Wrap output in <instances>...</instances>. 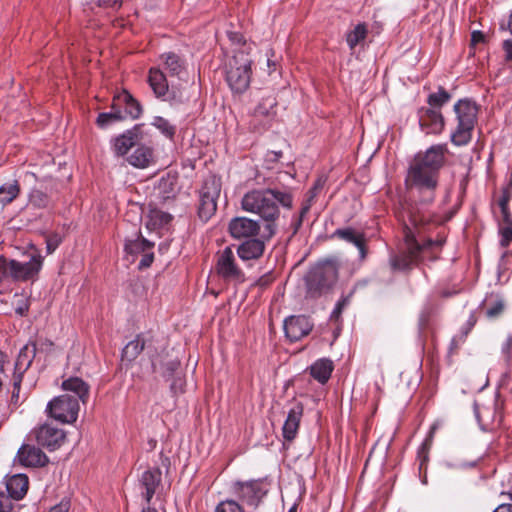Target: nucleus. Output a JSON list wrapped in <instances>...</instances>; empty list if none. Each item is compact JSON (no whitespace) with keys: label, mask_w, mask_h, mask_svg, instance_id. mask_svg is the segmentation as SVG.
Returning a JSON list of instances; mask_svg holds the SVG:
<instances>
[{"label":"nucleus","mask_w":512,"mask_h":512,"mask_svg":"<svg viewBox=\"0 0 512 512\" xmlns=\"http://www.w3.org/2000/svg\"><path fill=\"white\" fill-rule=\"evenodd\" d=\"M405 214L408 218L409 224H405V245L406 252L396 256L392 259V266L395 269L405 270L411 267L412 264L426 257L435 259L438 251L444 243V240L433 241L428 239L423 243H419L417 236H420L418 227L427 223L430 220V214L425 212L416 204H409L405 207Z\"/></svg>","instance_id":"nucleus-1"},{"label":"nucleus","mask_w":512,"mask_h":512,"mask_svg":"<svg viewBox=\"0 0 512 512\" xmlns=\"http://www.w3.org/2000/svg\"><path fill=\"white\" fill-rule=\"evenodd\" d=\"M292 203L293 199L289 191L266 188L247 192L242 197L241 207L246 212L259 215L266 222L265 229L268 237H271L275 233V221L280 214L279 205L291 208Z\"/></svg>","instance_id":"nucleus-2"},{"label":"nucleus","mask_w":512,"mask_h":512,"mask_svg":"<svg viewBox=\"0 0 512 512\" xmlns=\"http://www.w3.org/2000/svg\"><path fill=\"white\" fill-rule=\"evenodd\" d=\"M61 386L65 394L51 400L46 411L60 422L73 423L78 417L79 403H86L89 397V386L79 377H70Z\"/></svg>","instance_id":"nucleus-3"},{"label":"nucleus","mask_w":512,"mask_h":512,"mask_svg":"<svg viewBox=\"0 0 512 512\" xmlns=\"http://www.w3.org/2000/svg\"><path fill=\"white\" fill-rule=\"evenodd\" d=\"M456 126L450 139L455 146H465L472 139V133L477 123L478 106L469 99H460L454 104Z\"/></svg>","instance_id":"nucleus-4"},{"label":"nucleus","mask_w":512,"mask_h":512,"mask_svg":"<svg viewBox=\"0 0 512 512\" xmlns=\"http://www.w3.org/2000/svg\"><path fill=\"white\" fill-rule=\"evenodd\" d=\"M438 174L432 169L412 160L405 183L410 191L422 194V204H430L434 200V190L438 183Z\"/></svg>","instance_id":"nucleus-5"},{"label":"nucleus","mask_w":512,"mask_h":512,"mask_svg":"<svg viewBox=\"0 0 512 512\" xmlns=\"http://www.w3.org/2000/svg\"><path fill=\"white\" fill-rule=\"evenodd\" d=\"M43 258L40 254L31 255L25 262L9 260L0 256V282L9 279L15 281L34 280L42 268Z\"/></svg>","instance_id":"nucleus-6"},{"label":"nucleus","mask_w":512,"mask_h":512,"mask_svg":"<svg viewBox=\"0 0 512 512\" xmlns=\"http://www.w3.org/2000/svg\"><path fill=\"white\" fill-rule=\"evenodd\" d=\"M338 279V266L334 261L327 260L315 266L306 276L307 295L319 297L328 291Z\"/></svg>","instance_id":"nucleus-7"},{"label":"nucleus","mask_w":512,"mask_h":512,"mask_svg":"<svg viewBox=\"0 0 512 512\" xmlns=\"http://www.w3.org/2000/svg\"><path fill=\"white\" fill-rule=\"evenodd\" d=\"M251 60L242 51L237 52L229 61L226 81L235 93H243L250 84Z\"/></svg>","instance_id":"nucleus-8"},{"label":"nucleus","mask_w":512,"mask_h":512,"mask_svg":"<svg viewBox=\"0 0 512 512\" xmlns=\"http://www.w3.org/2000/svg\"><path fill=\"white\" fill-rule=\"evenodd\" d=\"M221 183L214 176L207 178L199 193L198 215L203 221H208L216 212L217 199L220 195Z\"/></svg>","instance_id":"nucleus-9"},{"label":"nucleus","mask_w":512,"mask_h":512,"mask_svg":"<svg viewBox=\"0 0 512 512\" xmlns=\"http://www.w3.org/2000/svg\"><path fill=\"white\" fill-rule=\"evenodd\" d=\"M232 491L243 504L253 508L259 506L267 493L260 480L236 481L232 485Z\"/></svg>","instance_id":"nucleus-10"},{"label":"nucleus","mask_w":512,"mask_h":512,"mask_svg":"<svg viewBox=\"0 0 512 512\" xmlns=\"http://www.w3.org/2000/svg\"><path fill=\"white\" fill-rule=\"evenodd\" d=\"M216 272L227 282L242 283L245 280L244 272L236 264V258L231 247H226L218 254Z\"/></svg>","instance_id":"nucleus-11"},{"label":"nucleus","mask_w":512,"mask_h":512,"mask_svg":"<svg viewBox=\"0 0 512 512\" xmlns=\"http://www.w3.org/2000/svg\"><path fill=\"white\" fill-rule=\"evenodd\" d=\"M35 440L39 446L49 451L59 449L66 440L65 432L56 425L45 423L32 431Z\"/></svg>","instance_id":"nucleus-12"},{"label":"nucleus","mask_w":512,"mask_h":512,"mask_svg":"<svg viewBox=\"0 0 512 512\" xmlns=\"http://www.w3.org/2000/svg\"><path fill=\"white\" fill-rule=\"evenodd\" d=\"M148 83L157 98L172 102L183 101L182 94L176 95L173 88H169L166 76L159 68L150 69Z\"/></svg>","instance_id":"nucleus-13"},{"label":"nucleus","mask_w":512,"mask_h":512,"mask_svg":"<svg viewBox=\"0 0 512 512\" xmlns=\"http://www.w3.org/2000/svg\"><path fill=\"white\" fill-rule=\"evenodd\" d=\"M313 324L309 318L303 315L290 316L284 321V331L286 337L295 342L308 335L312 330Z\"/></svg>","instance_id":"nucleus-14"},{"label":"nucleus","mask_w":512,"mask_h":512,"mask_svg":"<svg viewBox=\"0 0 512 512\" xmlns=\"http://www.w3.org/2000/svg\"><path fill=\"white\" fill-rule=\"evenodd\" d=\"M419 125L425 134H440L444 129L445 121L440 110L422 108L419 111Z\"/></svg>","instance_id":"nucleus-15"},{"label":"nucleus","mask_w":512,"mask_h":512,"mask_svg":"<svg viewBox=\"0 0 512 512\" xmlns=\"http://www.w3.org/2000/svg\"><path fill=\"white\" fill-rule=\"evenodd\" d=\"M259 231L258 221L247 217H235L229 222V232L235 239H252L258 235Z\"/></svg>","instance_id":"nucleus-16"},{"label":"nucleus","mask_w":512,"mask_h":512,"mask_svg":"<svg viewBox=\"0 0 512 512\" xmlns=\"http://www.w3.org/2000/svg\"><path fill=\"white\" fill-rule=\"evenodd\" d=\"M141 140L138 127H134L111 139L110 144L113 153L117 156H125L128 151L136 146Z\"/></svg>","instance_id":"nucleus-17"},{"label":"nucleus","mask_w":512,"mask_h":512,"mask_svg":"<svg viewBox=\"0 0 512 512\" xmlns=\"http://www.w3.org/2000/svg\"><path fill=\"white\" fill-rule=\"evenodd\" d=\"M446 152L447 146L445 144L433 145L425 153H418L414 160L438 174L439 169L444 163Z\"/></svg>","instance_id":"nucleus-18"},{"label":"nucleus","mask_w":512,"mask_h":512,"mask_svg":"<svg viewBox=\"0 0 512 512\" xmlns=\"http://www.w3.org/2000/svg\"><path fill=\"white\" fill-rule=\"evenodd\" d=\"M276 99L273 96H267L261 99L253 113L252 126L255 130H260L258 122L264 120L262 126L265 128L275 116Z\"/></svg>","instance_id":"nucleus-19"},{"label":"nucleus","mask_w":512,"mask_h":512,"mask_svg":"<svg viewBox=\"0 0 512 512\" xmlns=\"http://www.w3.org/2000/svg\"><path fill=\"white\" fill-rule=\"evenodd\" d=\"M17 458L21 464L29 467L43 466L47 463V456L40 448L34 445L24 444L18 450Z\"/></svg>","instance_id":"nucleus-20"},{"label":"nucleus","mask_w":512,"mask_h":512,"mask_svg":"<svg viewBox=\"0 0 512 512\" xmlns=\"http://www.w3.org/2000/svg\"><path fill=\"white\" fill-rule=\"evenodd\" d=\"M303 415V405L295 403L288 411L287 418L284 422L282 432L283 437L287 441H292L298 432L301 417Z\"/></svg>","instance_id":"nucleus-21"},{"label":"nucleus","mask_w":512,"mask_h":512,"mask_svg":"<svg viewBox=\"0 0 512 512\" xmlns=\"http://www.w3.org/2000/svg\"><path fill=\"white\" fill-rule=\"evenodd\" d=\"M334 237H338L339 239L353 244L359 250V257L361 260H364L367 255L366 250V237L364 233H361L353 228H343L337 229L333 233Z\"/></svg>","instance_id":"nucleus-22"},{"label":"nucleus","mask_w":512,"mask_h":512,"mask_svg":"<svg viewBox=\"0 0 512 512\" xmlns=\"http://www.w3.org/2000/svg\"><path fill=\"white\" fill-rule=\"evenodd\" d=\"M28 477L25 474H15L7 478L6 480V491L5 494L9 499L18 501L22 499L28 490Z\"/></svg>","instance_id":"nucleus-23"},{"label":"nucleus","mask_w":512,"mask_h":512,"mask_svg":"<svg viewBox=\"0 0 512 512\" xmlns=\"http://www.w3.org/2000/svg\"><path fill=\"white\" fill-rule=\"evenodd\" d=\"M265 244L262 240L252 238L241 243L237 248V254L243 261L258 259L262 256Z\"/></svg>","instance_id":"nucleus-24"},{"label":"nucleus","mask_w":512,"mask_h":512,"mask_svg":"<svg viewBox=\"0 0 512 512\" xmlns=\"http://www.w3.org/2000/svg\"><path fill=\"white\" fill-rule=\"evenodd\" d=\"M171 220L172 216L169 213L157 208H149L145 216V226L150 231H157L166 227Z\"/></svg>","instance_id":"nucleus-25"},{"label":"nucleus","mask_w":512,"mask_h":512,"mask_svg":"<svg viewBox=\"0 0 512 512\" xmlns=\"http://www.w3.org/2000/svg\"><path fill=\"white\" fill-rule=\"evenodd\" d=\"M115 101H118V104L123 109L125 119L127 117L137 119L141 115L142 109L140 104L127 91H123L115 96Z\"/></svg>","instance_id":"nucleus-26"},{"label":"nucleus","mask_w":512,"mask_h":512,"mask_svg":"<svg viewBox=\"0 0 512 512\" xmlns=\"http://www.w3.org/2000/svg\"><path fill=\"white\" fill-rule=\"evenodd\" d=\"M161 480V472L159 469L147 470L142 474L141 486L145 490L142 494L149 503L155 494V490Z\"/></svg>","instance_id":"nucleus-27"},{"label":"nucleus","mask_w":512,"mask_h":512,"mask_svg":"<svg viewBox=\"0 0 512 512\" xmlns=\"http://www.w3.org/2000/svg\"><path fill=\"white\" fill-rule=\"evenodd\" d=\"M127 162L136 168H146L153 162V150L145 145L137 146L134 152L127 157Z\"/></svg>","instance_id":"nucleus-28"},{"label":"nucleus","mask_w":512,"mask_h":512,"mask_svg":"<svg viewBox=\"0 0 512 512\" xmlns=\"http://www.w3.org/2000/svg\"><path fill=\"white\" fill-rule=\"evenodd\" d=\"M333 369L334 365L330 359L321 358L310 366V374L319 383L324 384L329 380Z\"/></svg>","instance_id":"nucleus-29"},{"label":"nucleus","mask_w":512,"mask_h":512,"mask_svg":"<svg viewBox=\"0 0 512 512\" xmlns=\"http://www.w3.org/2000/svg\"><path fill=\"white\" fill-rule=\"evenodd\" d=\"M36 355L35 343H27L19 351L18 357L15 363V371L17 373H24L31 365Z\"/></svg>","instance_id":"nucleus-30"},{"label":"nucleus","mask_w":512,"mask_h":512,"mask_svg":"<svg viewBox=\"0 0 512 512\" xmlns=\"http://www.w3.org/2000/svg\"><path fill=\"white\" fill-rule=\"evenodd\" d=\"M163 60L164 69L169 73L170 76H176L179 79L185 72V66L183 61L175 53L169 52L161 56Z\"/></svg>","instance_id":"nucleus-31"},{"label":"nucleus","mask_w":512,"mask_h":512,"mask_svg":"<svg viewBox=\"0 0 512 512\" xmlns=\"http://www.w3.org/2000/svg\"><path fill=\"white\" fill-rule=\"evenodd\" d=\"M125 119L123 109L118 104V101L113 100L111 110L109 112H103L98 115L97 124L100 127H106L112 123L122 121Z\"/></svg>","instance_id":"nucleus-32"},{"label":"nucleus","mask_w":512,"mask_h":512,"mask_svg":"<svg viewBox=\"0 0 512 512\" xmlns=\"http://www.w3.org/2000/svg\"><path fill=\"white\" fill-rule=\"evenodd\" d=\"M20 193V186L16 180L0 186V205L2 207L11 203Z\"/></svg>","instance_id":"nucleus-33"},{"label":"nucleus","mask_w":512,"mask_h":512,"mask_svg":"<svg viewBox=\"0 0 512 512\" xmlns=\"http://www.w3.org/2000/svg\"><path fill=\"white\" fill-rule=\"evenodd\" d=\"M153 243L145 238L137 237L134 240H127L125 243V252L131 256L151 250Z\"/></svg>","instance_id":"nucleus-34"},{"label":"nucleus","mask_w":512,"mask_h":512,"mask_svg":"<svg viewBox=\"0 0 512 512\" xmlns=\"http://www.w3.org/2000/svg\"><path fill=\"white\" fill-rule=\"evenodd\" d=\"M368 33V29L366 24L359 23L357 24L353 30L347 33L346 35V42L351 50H354L355 47L359 44H361Z\"/></svg>","instance_id":"nucleus-35"},{"label":"nucleus","mask_w":512,"mask_h":512,"mask_svg":"<svg viewBox=\"0 0 512 512\" xmlns=\"http://www.w3.org/2000/svg\"><path fill=\"white\" fill-rule=\"evenodd\" d=\"M50 205V197L38 188H33L29 193L28 206L34 209H46Z\"/></svg>","instance_id":"nucleus-36"},{"label":"nucleus","mask_w":512,"mask_h":512,"mask_svg":"<svg viewBox=\"0 0 512 512\" xmlns=\"http://www.w3.org/2000/svg\"><path fill=\"white\" fill-rule=\"evenodd\" d=\"M144 349V341L141 337H136L134 340L127 343L122 350V357L127 361H133Z\"/></svg>","instance_id":"nucleus-37"},{"label":"nucleus","mask_w":512,"mask_h":512,"mask_svg":"<svg viewBox=\"0 0 512 512\" xmlns=\"http://www.w3.org/2000/svg\"><path fill=\"white\" fill-rule=\"evenodd\" d=\"M450 98V94L445 89L439 88L437 92L428 96L427 102L430 105L429 108L440 110L441 107L450 100Z\"/></svg>","instance_id":"nucleus-38"},{"label":"nucleus","mask_w":512,"mask_h":512,"mask_svg":"<svg viewBox=\"0 0 512 512\" xmlns=\"http://www.w3.org/2000/svg\"><path fill=\"white\" fill-rule=\"evenodd\" d=\"M320 187V184L319 183H316L310 190L309 192L307 193L306 195V199L305 201L303 202L302 204V207H301V210H300V216H299V220H298V223H297V226H300L301 223H302V220L304 218V216L309 212L311 206H312V203L314 201V198L316 197L317 195V192H318V189Z\"/></svg>","instance_id":"nucleus-39"},{"label":"nucleus","mask_w":512,"mask_h":512,"mask_svg":"<svg viewBox=\"0 0 512 512\" xmlns=\"http://www.w3.org/2000/svg\"><path fill=\"white\" fill-rule=\"evenodd\" d=\"M152 125L169 138H172L176 131L175 126H173L167 119L160 116H155L153 118Z\"/></svg>","instance_id":"nucleus-40"},{"label":"nucleus","mask_w":512,"mask_h":512,"mask_svg":"<svg viewBox=\"0 0 512 512\" xmlns=\"http://www.w3.org/2000/svg\"><path fill=\"white\" fill-rule=\"evenodd\" d=\"M352 293L343 296L335 305L333 311L331 312L330 319L338 321L343 310L349 305L351 300Z\"/></svg>","instance_id":"nucleus-41"},{"label":"nucleus","mask_w":512,"mask_h":512,"mask_svg":"<svg viewBox=\"0 0 512 512\" xmlns=\"http://www.w3.org/2000/svg\"><path fill=\"white\" fill-rule=\"evenodd\" d=\"M505 308V303L502 299H497L486 311L488 318L494 319L502 314Z\"/></svg>","instance_id":"nucleus-42"},{"label":"nucleus","mask_w":512,"mask_h":512,"mask_svg":"<svg viewBox=\"0 0 512 512\" xmlns=\"http://www.w3.org/2000/svg\"><path fill=\"white\" fill-rule=\"evenodd\" d=\"M15 504L3 491H0V512H16Z\"/></svg>","instance_id":"nucleus-43"},{"label":"nucleus","mask_w":512,"mask_h":512,"mask_svg":"<svg viewBox=\"0 0 512 512\" xmlns=\"http://www.w3.org/2000/svg\"><path fill=\"white\" fill-rule=\"evenodd\" d=\"M499 233L501 235L500 245L507 247L512 242V227L499 226Z\"/></svg>","instance_id":"nucleus-44"},{"label":"nucleus","mask_w":512,"mask_h":512,"mask_svg":"<svg viewBox=\"0 0 512 512\" xmlns=\"http://www.w3.org/2000/svg\"><path fill=\"white\" fill-rule=\"evenodd\" d=\"M443 465L447 469H468V468L475 467L476 466V462L475 461H472V462H465V461L452 462V461L446 460V461H444Z\"/></svg>","instance_id":"nucleus-45"},{"label":"nucleus","mask_w":512,"mask_h":512,"mask_svg":"<svg viewBox=\"0 0 512 512\" xmlns=\"http://www.w3.org/2000/svg\"><path fill=\"white\" fill-rule=\"evenodd\" d=\"M512 336L508 335L505 341L501 345V352L505 361H510L512 358Z\"/></svg>","instance_id":"nucleus-46"},{"label":"nucleus","mask_w":512,"mask_h":512,"mask_svg":"<svg viewBox=\"0 0 512 512\" xmlns=\"http://www.w3.org/2000/svg\"><path fill=\"white\" fill-rule=\"evenodd\" d=\"M61 243V237L58 235L50 236L46 239L47 254L53 253L59 244Z\"/></svg>","instance_id":"nucleus-47"},{"label":"nucleus","mask_w":512,"mask_h":512,"mask_svg":"<svg viewBox=\"0 0 512 512\" xmlns=\"http://www.w3.org/2000/svg\"><path fill=\"white\" fill-rule=\"evenodd\" d=\"M153 259H154V255L151 252V250L144 252L142 255V258L140 260V263H139V268L142 269V268L149 267L152 264Z\"/></svg>","instance_id":"nucleus-48"},{"label":"nucleus","mask_w":512,"mask_h":512,"mask_svg":"<svg viewBox=\"0 0 512 512\" xmlns=\"http://www.w3.org/2000/svg\"><path fill=\"white\" fill-rule=\"evenodd\" d=\"M22 375L23 373H17L15 371V374H14V382H13V385H14V389H13V393H12V397H16L18 396V393H19V390H20V384H21V381H22Z\"/></svg>","instance_id":"nucleus-49"},{"label":"nucleus","mask_w":512,"mask_h":512,"mask_svg":"<svg viewBox=\"0 0 512 512\" xmlns=\"http://www.w3.org/2000/svg\"><path fill=\"white\" fill-rule=\"evenodd\" d=\"M179 361L178 360H171L166 364V369L163 372L164 376L166 375H172L174 371H176L179 367Z\"/></svg>","instance_id":"nucleus-50"},{"label":"nucleus","mask_w":512,"mask_h":512,"mask_svg":"<svg viewBox=\"0 0 512 512\" xmlns=\"http://www.w3.org/2000/svg\"><path fill=\"white\" fill-rule=\"evenodd\" d=\"M70 504L68 501H61L59 504L52 507L49 512H68Z\"/></svg>","instance_id":"nucleus-51"},{"label":"nucleus","mask_w":512,"mask_h":512,"mask_svg":"<svg viewBox=\"0 0 512 512\" xmlns=\"http://www.w3.org/2000/svg\"><path fill=\"white\" fill-rule=\"evenodd\" d=\"M502 220L500 226L512 227V215L509 211H502Z\"/></svg>","instance_id":"nucleus-52"},{"label":"nucleus","mask_w":512,"mask_h":512,"mask_svg":"<svg viewBox=\"0 0 512 512\" xmlns=\"http://www.w3.org/2000/svg\"><path fill=\"white\" fill-rule=\"evenodd\" d=\"M503 49L505 52L506 60H512V40H505L503 42Z\"/></svg>","instance_id":"nucleus-53"},{"label":"nucleus","mask_w":512,"mask_h":512,"mask_svg":"<svg viewBox=\"0 0 512 512\" xmlns=\"http://www.w3.org/2000/svg\"><path fill=\"white\" fill-rule=\"evenodd\" d=\"M509 200H510L509 193H504L502 195V197L499 199V206H500L501 212L502 211H509V209H508V202H509Z\"/></svg>","instance_id":"nucleus-54"},{"label":"nucleus","mask_w":512,"mask_h":512,"mask_svg":"<svg viewBox=\"0 0 512 512\" xmlns=\"http://www.w3.org/2000/svg\"><path fill=\"white\" fill-rule=\"evenodd\" d=\"M99 6L105 7H119L121 5V0H97Z\"/></svg>","instance_id":"nucleus-55"},{"label":"nucleus","mask_w":512,"mask_h":512,"mask_svg":"<svg viewBox=\"0 0 512 512\" xmlns=\"http://www.w3.org/2000/svg\"><path fill=\"white\" fill-rule=\"evenodd\" d=\"M484 41V34L480 31H473L471 34V42L473 45H476L480 42Z\"/></svg>","instance_id":"nucleus-56"},{"label":"nucleus","mask_w":512,"mask_h":512,"mask_svg":"<svg viewBox=\"0 0 512 512\" xmlns=\"http://www.w3.org/2000/svg\"><path fill=\"white\" fill-rule=\"evenodd\" d=\"M228 37L233 43L240 44L243 42V37L238 32H229Z\"/></svg>","instance_id":"nucleus-57"},{"label":"nucleus","mask_w":512,"mask_h":512,"mask_svg":"<svg viewBox=\"0 0 512 512\" xmlns=\"http://www.w3.org/2000/svg\"><path fill=\"white\" fill-rule=\"evenodd\" d=\"M493 512H512V505L500 504Z\"/></svg>","instance_id":"nucleus-58"},{"label":"nucleus","mask_w":512,"mask_h":512,"mask_svg":"<svg viewBox=\"0 0 512 512\" xmlns=\"http://www.w3.org/2000/svg\"><path fill=\"white\" fill-rule=\"evenodd\" d=\"M27 309V306H19L16 308V313H18L19 315H23L27 311Z\"/></svg>","instance_id":"nucleus-59"},{"label":"nucleus","mask_w":512,"mask_h":512,"mask_svg":"<svg viewBox=\"0 0 512 512\" xmlns=\"http://www.w3.org/2000/svg\"><path fill=\"white\" fill-rule=\"evenodd\" d=\"M468 325H469V329H471L475 323H476V318L474 315H471L470 318L468 319Z\"/></svg>","instance_id":"nucleus-60"},{"label":"nucleus","mask_w":512,"mask_h":512,"mask_svg":"<svg viewBox=\"0 0 512 512\" xmlns=\"http://www.w3.org/2000/svg\"><path fill=\"white\" fill-rule=\"evenodd\" d=\"M507 29H508V30H509V32L512 34V10H511V13H510V17H509V21H508Z\"/></svg>","instance_id":"nucleus-61"},{"label":"nucleus","mask_w":512,"mask_h":512,"mask_svg":"<svg viewBox=\"0 0 512 512\" xmlns=\"http://www.w3.org/2000/svg\"><path fill=\"white\" fill-rule=\"evenodd\" d=\"M271 154L274 156V160H277L282 156V152H271Z\"/></svg>","instance_id":"nucleus-62"},{"label":"nucleus","mask_w":512,"mask_h":512,"mask_svg":"<svg viewBox=\"0 0 512 512\" xmlns=\"http://www.w3.org/2000/svg\"><path fill=\"white\" fill-rule=\"evenodd\" d=\"M26 176L33 177L35 181L38 180V177L34 172H27Z\"/></svg>","instance_id":"nucleus-63"},{"label":"nucleus","mask_w":512,"mask_h":512,"mask_svg":"<svg viewBox=\"0 0 512 512\" xmlns=\"http://www.w3.org/2000/svg\"><path fill=\"white\" fill-rule=\"evenodd\" d=\"M288 512H296V508H295V507H292V508H290V509H289V511H288Z\"/></svg>","instance_id":"nucleus-64"}]
</instances>
